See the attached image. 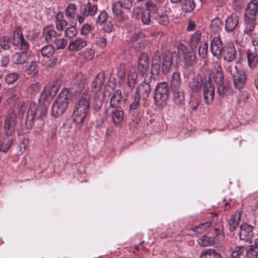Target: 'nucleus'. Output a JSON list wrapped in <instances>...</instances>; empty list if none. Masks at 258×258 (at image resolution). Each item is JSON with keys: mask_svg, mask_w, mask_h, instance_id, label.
<instances>
[{"mask_svg": "<svg viewBox=\"0 0 258 258\" xmlns=\"http://www.w3.org/2000/svg\"><path fill=\"white\" fill-rule=\"evenodd\" d=\"M107 101L105 99V95L102 93L96 94L92 101L93 109L95 112L103 111V113L106 114L108 108L107 107Z\"/></svg>", "mask_w": 258, "mask_h": 258, "instance_id": "nucleus-11", "label": "nucleus"}, {"mask_svg": "<svg viewBox=\"0 0 258 258\" xmlns=\"http://www.w3.org/2000/svg\"><path fill=\"white\" fill-rule=\"evenodd\" d=\"M152 86H153V81L152 75H146L144 81L138 87L135 93L138 94L142 100L145 101L150 96Z\"/></svg>", "mask_w": 258, "mask_h": 258, "instance_id": "nucleus-9", "label": "nucleus"}, {"mask_svg": "<svg viewBox=\"0 0 258 258\" xmlns=\"http://www.w3.org/2000/svg\"><path fill=\"white\" fill-rule=\"evenodd\" d=\"M121 98L122 95L121 90H116L110 98L109 106L113 108L119 107L118 105L121 102Z\"/></svg>", "mask_w": 258, "mask_h": 258, "instance_id": "nucleus-29", "label": "nucleus"}, {"mask_svg": "<svg viewBox=\"0 0 258 258\" xmlns=\"http://www.w3.org/2000/svg\"><path fill=\"white\" fill-rule=\"evenodd\" d=\"M197 242L201 246L205 247L214 244L216 243L215 238L204 235L197 240Z\"/></svg>", "mask_w": 258, "mask_h": 258, "instance_id": "nucleus-36", "label": "nucleus"}, {"mask_svg": "<svg viewBox=\"0 0 258 258\" xmlns=\"http://www.w3.org/2000/svg\"><path fill=\"white\" fill-rule=\"evenodd\" d=\"M208 50V44L207 42H204L200 45L198 50V53L202 58H205L207 56Z\"/></svg>", "mask_w": 258, "mask_h": 258, "instance_id": "nucleus-50", "label": "nucleus"}, {"mask_svg": "<svg viewBox=\"0 0 258 258\" xmlns=\"http://www.w3.org/2000/svg\"><path fill=\"white\" fill-rule=\"evenodd\" d=\"M213 78L216 84L217 92L219 95L224 96L229 89V84L224 79L222 67L216 63L214 64L213 70Z\"/></svg>", "mask_w": 258, "mask_h": 258, "instance_id": "nucleus-5", "label": "nucleus"}, {"mask_svg": "<svg viewBox=\"0 0 258 258\" xmlns=\"http://www.w3.org/2000/svg\"><path fill=\"white\" fill-rule=\"evenodd\" d=\"M161 62V71L163 74H167L173 63V53L169 51L163 53Z\"/></svg>", "mask_w": 258, "mask_h": 258, "instance_id": "nucleus-17", "label": "nucleus"}, {"mask_svg": "<svg viewBox=\"0 0 258 258\" xmlns=\"http://www.w3.org/2000/svg\"><path fill=\"white\" fill-rule=\"evenodd\" d=\"M258 10L257 0H252L246 5L243 14V19L246 20H256V15Z\"/></svg>", "mask_w": 258, "mask_h": 258, "instance_id": "nucleus-13", "label": "nucleus"}, {"mask_svg": "<svg viewBox=\"0 0 258 258\" xmlns=\"http://www.w3.org/2000/svg\"><path fill=\"white\" fill-rule=\"evenodd\" d=\"M225 68L227 73L232 76L235 87L238 89L243 88L246 79L245 73L238 70L237 66L232 63L225 64Z\"/></svg>", "mask_w": 258, "mask_h": 258, "instance_id": "nucleus-6", "label": "nucleus"}, {"mask_svg": "<svg viewBox=\"0 0 258 258\" xmlns=\"http://www.w3.org/2000/svg\"><path fill=\"white\" fill-rule=\"evenodd\" d=\"M112 121L115 125L119 124L123 120L124 113L121 107H117L112 111Z\"/></svg>", "mask_w": 258, "mask_h": 258, "instance_id": "nucleus-27", "label": "nucleus"}, {"mask_svg": "<svg viewBox=\"0 0 258 258\" xmlns=\"http://www.w3.org/2000/svg\"><path fill=\"white\" fill-rule=\"evenodd\" d=\"M76 7L74 4H70L66 10V16L68 18L73 19L76 14Z\"/></svg>", "mask_w": 258, "mask_h": 258, "instance_id": "nucleus-49", "label": "nucleus"}, {"mask_svg": "<svg viewBox=\"0 0 258 258\" xmlns=\"http://www.w3.org/2000/svg\"><path fill=\"white\" fill-rule=\"evenodd\" d=\"M245 258H258V248L250 245L245 253Z\"/></svg>", "mask_w": 258, "mask_h": 258, "instance_id": "nucleus-46", "label": "nucleus"}, {"mask_svg": "<svg viewBox=\"0 0 258 258\" xmlns=\"http://www.w3.org/2000/svg\"><path fill=\"white\" fill-rule=\"evenodd\" d=\"M223 53V59L227 63L232 62L235 60L236 51L234 47H226L224 49Z\"/></svg>", "mask_w": 258, "mask_h": 258, "instance_id": "nucleus-26", "label": "nucleus"}, {"mask_svg": "<svg viewBox=\"0 0 258 258\" xmlns=\"http://www.w3.org/2000/svg\"><path fill=\"white\" fill-rule=\"evenodd\" d=\"M200 104V102L198 99H192L190 102V107L189 108V111L190 113L196 111Z\"/></svg>", "mask_w": 258, "mask_h": 258, "instance_id": "nucleus-56", "label": "nucleus"}, {"mask_svg": "<svg viewBox=\"0 0 258 258\" xmlns=\"http://www.w3.org/2000/svg\"><path fill=\"white\" fill-rule=\"evenodd\" d=\"M86 45V42L84 39L76 38L70 42L68 48L71 51H78L84 48Z\"/></svg>", "mask_w": 258, "mask_h": 258, "instance_id": "nucleus-23", "label": "nucleus"}, {"mask_svg": "<svg viewBox=\"0 0 258 258\" xmlns=\"http://www.w3.org/2000/svg\"><path fill=\"white\" fill-rule=\"evenodd\" d=\"M121 2L120 1L116 2L113 4L112 7V12L114 16V18L118 21H124L127 16L123 12L121 7Z\"/></svg>", "mask_w": 258, "mask_h": 258, "instance_id": "nucleus-21", "label": "nucleus"}, {"mask_svg": "<svg viewBox=\"0 0 258 258\" xmlns=\"http://www.w3.org/2000/svg\"><path fill=\"white\" fill-rule=\"evenodd\" d=\"M173 93V100L177 104H182L184 101V95L182 89L172 90Z\"/></svg>", "mask_w": 258, "mask_h": 258, "instance_id": "nucleus-37", "label": "nucleus"}, {"mask_svg": "<svg viewBox=\"0 0 258 258\" xmlns=\"http://www.w3.org/2000/svg\"><path fill=\"white\" fill-rule=\"evenodd\" d=\"M196 6L195 0H182L181 9L184 13H190L195 10Z\"/></svg>", "mask_w": 258, "mask_h": 258, "instance_id": "nucleus-32", "label": "nucleus"}, {"mask_svg": "<svg viewBox=\"0 0 258 258\" xmlns=\"http://www.w3.org/2000/svg\"><path fill=\"white\" fill-rule=\"evenodd\" d=\"M141 99V97L138 96V94L135 93V95L132 98V103L130 105L129 110H137L140 105Z\"/></svg>", "mask_w": 258, "mask_h": 258, "instance_id": "nucleus-42", "label": "nucleus"}, {"mask_svg": "<svg viewBox=\"0 0 258 258\" xmlns=\"http://www.w3.org/2000/svg\"><path fill=\"white\" fill-rule=\"evenodd\" d=\"M71 95L69 89H64L56 97L52 107L51 114L55 118L61 115L67 109Z\"/></svg>", "mask_w": 258, "mask_h": 258, "instance_id": "nucleus-3", "label": "nucleus"}, {"mask_svg": "<svg viewBox=\"0 0 258 258\" xmlns=\"http://www.w3.org/2000/svg\"><path fill=\"white\" fill-rule=\"evenodd\" d=\"M108 19V14L105 11L100 13L97 19V23L100 24H103Z\"/></svg>", "mask_w": 258, "mask_h": 258, "instance_id": "nucleus-55", "label": "nucleus"}, {"mask_svg": "<svg viewBox=\"0 0 258 258\" xmlns=\"http://www.w3.org/2000/svg\"><path fill=\"white\" fill-rule=\"evenodd\" d=\"M49 97H53L51 92L44 88L39 99V102L40 105L38 106L35 102L30 103L25 120V126L27 130L32 128L35 118L42 120L45 116L47 112V106L45 103Z\"/></svg>", "mask_w": 258, "mask_h": 258, "instance_id": "nucleus-1", "label": "nucleus"}, {"mask_svg": "<svg viewBox=\"0 0 258 258\" xmlns=\"http://www.w3.org/2000/svg\"><path fill=\"white\" fill-rule=\"evenodd\" d=\"M242 252L241 247H236L231 253L229 258H239Z\"/></svg>", "mask_w": 258, "mask_h": 258, "instance_id": "nucleus-60", "label": "nucleus"}, {"mask_svg": "<svg viewBox=\"0 0 258 258\" xmlns=\"http://www.w3.org/2000/svg\"><path fill=\"white\" fill-rule=\"evenodd\" d=\"M254 20L244 19L243 34L247 36L253 34L255 24Z\"/></svg>", "mask_w": 258, "mask_h": 258, "instance_id": "nucleus-30", "label": "nucleus"}, {"mask_svg": "<svg viewBox=\"0 0 258 258\" xmlns=\"http://www.w3.org/2000/svg\"><path fill=\"white\" fill-rule=\"evenodd\" d=\"M36 67V62L34 60L31 61L28 67L25 70V73L28 75H30L35 70Z\"/></svg>", "mask_w": 258, "mask_h": 258, "instance_id": "nucleus-57", "label": "nucleus"}, {"mask_svg": "<svg viewBox=\"0 0 258 258\" xmlns=\"http://www.w3.org/2000/svg\"><path fill=\"white\" fill-rule=\"evenodd\" d=\"M170 84L172 90L181 89V79L178 72H174L170 79Z\"/></svg>", "mask_w": 258, "mask_h": 258, "instance_id": "nucleus-35", "label": "nucleus"}, {"mask_svg": "<svg viewBox=\"0 0 258 258\" xmlns=\"http://www.w3.org/2000/svg\"><path fill=\"white\" fill-rule=\"evenodd\" d=\"M138 75L135 72L130 71L127 75V86L132 90L134 88L137 80Z\"/></svg>", "mask_w": 258, "mask_h": 258, "instance_id": "nucleus-38", "label": "nucleus"}, {"mask_svg": "<svg viewBox=\"0 0 258 258\" xmlns=\"http://www.w3.org/2000/svg\"><path fill=\"white\" fill-rule=\"evenodd\" d=\"M169 97V88L164 82L159 83L154 91V100L155 104L159 108H162L167 103Z\"/></svg>", "mask_w": 258, "mask_h": 258, "instance_id": "nucleus-7", "label": "nucleus"}, {"mask_svg": "<svg viewBox=\"0 0 258 258\" xmlns=\"http://www.w3.org/2000/svg\"><path fill=\"white\" fill-rule=\"evenodd\" d=\"M152 16L145 10L142 11L140 15L141 21L143 25H149L151 22Z\"/></svg>", "mask_w": 258, "mask_h": 258, "instance_id": "nucleus-47", "label": "nucleus"}, {"mask_svg": "<svg viewBox=\"0 0 258 258\" xmlns=\"http://www.w3.org/2000/svg\"><path fill=\"white\" fill-rule=\"evenodd\" d=\"M11 42L9 37L4 36L0 38V47L5 50L11 48Z\"/></svg>", "mask_w": 258, "mask_h": 258, "instance_id": "nucleus-44", "label": "nucleus"}, {"mask_svg": "<svg viewBox=\"0 0 258 258\" xmlns=\"http://www.w3.org/2000/svg\"><path fill=\"white\" fill-rule=\"evenodd\" d=\"M238 24V17L237 15H230L226 18L225 21V30L228 32H233Z\"/></svg>", "mask_w": 258, "mask_h": 258, "instance_id": "nucleus-22", "label": "nucleus"}, {"mask_svg": "<svg viewBox=\"0 0 258 258\" xmlns=\"http://www.w3.org/2000/svg\"><path fill=\"white\" fill-rule=\"evenodd\" d=\"M224 50L223 43L218 37L213 38L210 45V50L213 55L221 57Z\"/></svg>", "mask_w": 258, "mask_h": 258, "instance_id": "nucleus-18", "label": "nucleus"}, {"mask_svg": "<svg viewBox=\"0 0 258 258\" xmlns=\"http://www.w3.org/2000/svg\"><path fill=\"white\" fill-rule=\"evenodd\" d=\"M157 22L162 25H167L169 23L168 17L166 15L159 14L153 18Z\"/></svg>", "mask_w": 258, "mask_h": 258, "instance_id": "nucleus-48", "label": "nucleus"}, {"mask_svg": "<svg viewBox=\"0 0 258 258\" xmlns=\"http://www.w3.org/2000/svg\"><path fill=\"white\" fill-rule=\"evenodd\" d=\"M19 78L17 73H11L7 74L5 77V81L8 84H12L15 82Z\"/></svg>", "mask_w": 258, "mask_h": 258, "instance_id": "nucleus-51", "label": "nucleus"}, {"mask_svg": "<svg viewBox=\"0 0 258 258\" xmlns=\"http://www.w3.org/2000/svg\"><path fill=\"white\" fill-rule=\"evenodd\" d=\"M137 70L140 75L144 78L146 75H150V73L148 74L149 71V63L148 54L145 52H142L140 55L138 60Z\"/></svg>", "mask_w": 258, "mask_h": 258, "instance_id": "nucleus-12", "label": "nucleus"}, {"mask_svg": "<svg viewBox=\"0 0 258 258\" xmlns=\"http://www.w3.org/2000/svg\"><path fill=\"white\" fill-rule=\"evenodd\" d=\"M248 37L250 38L251 43L253 46L258 45V33L254 32L250 36Z\"/></svg>", "mask_w": 258, "mask_h": 258, "instance_id": "nucleus-61", "label": "nucleus"}, {"mask_svg": "<svg viewBox=\"0 0 258 258\" xmlns=\"http://www.w3.org/2000/svg\"><path fill=\"white\" fill-rule=\"evenodd\" d=\"M222 21L218 18H214L211 24V28L214 32H218L222 27Z\"/></svg>", "mask_w": 258, "mask_h": 258, "instance_id": "nucleus-45", "label": "nucleus"}, {"mask_svg": "<svg viewBox=\"0 0 258 258\" xmlns=\"http://www.w3.org/2000/svg\"><path fill=\"white\" fill-rule=\"evenodd\" d=\"M179 54L183 57L186 68H190L197 63V54L195 48H188L185 45L180 44L178 46Z\"/></svg>", "mask_w": 258, "mask_h": 258, "instance_id": "nucleus-8", "label": "nucleus"}, {"mask_svg": "<svg viewBox=\"0 0 258 258\" xmlns=\"http://www.w3.org/2000/svg\"><path fill=\"white\" fill-rule=\"evenodd\" d=\"M200 258H222L221 254L214 249L209 248L203 251Z\"/></svg>", "mask_w": 258, "mask_h": 258, "instance_id": "nucleus-34", "label": "nucleus"}, {"mask_svg": "<svg viewBox=\"0 0 258 258\" xmlns=\"http://www.w3.org/2000/svg\"><path fill=\"white\" fill-rule=\"evenodd\" d=\"M29 56L30 55L25 52H16L12 56V60L15 64H23L27 62Z\"/></svg>", "mask_w": 258, "mask_h": 258, "instance_id": "nucleus-24", "label": "nucleus"}, {"mask_svg": "<svg viewBox=\"0 0 258 258\" xmlns=\"http://www.w3.org/2000/svg\"><path fill=\"white\" fill-rule=\"evenodd\" d=\"M86 83V78L81 73H78L72 78L71 83L73 88L77 92H80L84 88Z\"/></svg>", "mask_w": 258, "mask_h": 258, "instance_id": "nucleus-16", "label": "nucleus"}, {"mask_svg": "<svg viewBox=\"0 0 258 258\" xmlns=\"http://www.w3.org/2000/svg\"><path fill=\"white\" fill-rule=\"evenodd\" d=\"M98 8L96 5L91 4L88 2L86 4L82 5L80 7V14L77 15V19L80 24L84 22L85 17H94L97 12Z\"/></svg>", "mask_w": 258, "mask_h": 258, "instance_id": "nucleus-10", "label": "nucleus"}, {"mask_svg": "<svg viewBox=\"0 0 258 258\" xmlns=\"http://www.w3.org/2000/svg\"><path fill=\"white\" fill-rule=\"evenodd\" d=\"M1 64L4 67H7L9 63V57L8 56H4L1 59Z\"/></svg>", "mask_w": 258, "mask_h": 258, "instance_id": "nucleus-64", "label": "nucleus"}, {"mask_svg": "<svg viewBox=\"0 0 258 258\" xmlns=\"http://www.w3.org/2000/svg\"><path fill=\"white\" fill-rule=\"evenodd\" d=\"M239 236L240 240L248 241L253 236L252 227L246 223H242L240 226Z\"/></svg>", "mask_w": 258, "mask_h": 258, "instance_id": "nucleus-19", "label": "nucleus"}, {"mask_svg": "<svg viewBox=\"0 0 258 258\" xmlns=\"http://www.w3.org/2000/svg\"><path fill=\"white\" fill-rule=\"evenodd\" d=\"M56 28L58 31H62L64 27L68 25L66 20H61L59 21H55Z\"/></svg>", "mask_w": 258, "mask_h": 258, "instance_id": "nucleus-58", "label": "nucleus"}, {"mask_svg": "<svg viewBox=\"0 0 258 258\" xmlns=\"http://www.w3.org/2000/svg\"><path fill=\"white\" fill-rule=\"evenodd\" d=\"M215 94V86L210 80H206L203 84V96L205 103H212Z\"/></svg>", "mask_w": 258, "mask_h": 258, "instance_id": "nucleus-14", "label": "nucleus"}, {"mask_svg": "<svg viewBox=\"0 0 258 258\" xmlns=\"http://www.w3.org/2000/svg\"><path fill=\"white\" fill-rule=\"evenodd\" d=\"M20 49L22 52H25L27 53V50L29 48V45L28 43V42L25 39L24 37L23 36L20 43Z\"/></svg>", "mask_w": 258, "mask_h": 258, "instance_id": "nucleus-59", "label": "nucleus"}, {"mask_svg": "<svg viewBox=\"0 0 258 258\" xmlns=\"http://www.w3.org/2000/svg\"><path fill=\"white\" fill-rule=\"evenodd\" d=\"M47 43L54 44L57 49H63L68 44L67 40L64 39L61 36V33L56 32L53 26L45 27L42 31Z\"/></svg>", "mask_w": 258, "mask_h": 258, "instance_id": "nucleus-4", "label": "nucleus"}, {"mask_svg": "<svg viewBox=\"0 0 258 258\" xmlns=\"http://www.w3.org/2000/svg\"><path fill=\"white\" fill-rule=\"evenodd\" d=\"M129 111L131 114L132 120L136 124H138L140 121L141 118L140 112L137 110H134V111L129 110Z\"/></svg>", "mask_w": 258, "mask_h": 258, "instance_id": "nucleus-52", "label": "nucleus"}, {"mask_svg": "<svg viewBox=\"0 0 258 258\" xmlns=\"http://www.w3.org/2000/svg\"><path fill=\"white\" fill-rule=\"evenodd\" d=\"M40 90V84L38 82L30 85L27 89V92L32 94H35L39 92Z\"/></svg>", "mask_w": 258, "mask_h": 258, "instance_id": "nucleus-54", "label": "nucleus"}, {"mask_svg": "<svg viewBox=\"0 0 258 258\" xmlns=\"http://www.w3.org/2000/svg\"><path fill=\"white\" fill-rule=\"evenodd\" d=\"M241 218V213L239 211L233 214L229 220L228 225L230 232L233 231L237 227Z\"/></svg>", "mask_w": 258, "mask_h": 258, "instance_id": "nucleus-25", "label": "nucleus"}, {"mask_svg": "<svg viewBox=\"0 0 258 258\" xmlns=\"http://www.w3.org/2000/svg\"><path fill=\"white\" fill-rule=\"evenodd\" d=\"M203 84L204 83H203V80L201 77H195L190 82V88L194 92H199L201 90Z\"/></svg>", "mask_w": 258, "mask_h": 258, "instance_id": "nucleus-33", "label": "nucleus"}, {"mask_svg": "<svg viewBox=\"0 0 258 258\" xmlns=\"http://www.w3.org/2000/svg\"><path fill=\"white\" fill-rule=\"evenodd\" d=\"M161 54L159 50L154 52L153 55L151 64V70L150 75L153 77V76H158L161 69Z\"/></svg>", "mask_w": 258, "mask_h": 258, "instance_id": "nucleus-15", "label": "nucleus"}, {"mask_svg": "<svg viewBox=\"0 0 258 258\" xmlns=\"http://www.w3.org/2000/svg\"><path fill=\"white\" fill-rule=\"evenodd\" d=\"M91 95L86 90L77 101L73 110V120L77 124H82L87 118L90 109Z\"/></svg>", "mask_w": 258, "mask_h": 258, "instance_id": "nucleus-2", "label": "nucleus"}, {"mask_svg": "<svg viewBox=\"0 0 258 258\" xmlns=\"http://www.w3.org/2000/svg\"><path fill=\"white\" fill-rule=\"evenodd\" d=\"M145 7V11L152 16L153 19L159 14L157 5L152 1L147 2Z\"/></svg>", "mask_w": 258, "mask_h": 258, "instance_id": "nucleus-31", "label": "nucleus"}, {"mask_svg": "<svg viewBox=\"0 0 258 258\" xmlns=\"http://www.w3.org/2000/svg\"><path fill=\"white\" fill-rule=\"evenodd\" d=\"M211 223L210 222H206L201 223L198 226L192 227V230L198 233H202L205 231L208 228L211 226Z\"/></svg>", "mask_w": 258, "mask_h": 258, "instance_id": "nucleus-40", "label": "nucleus"}, {"mask_svg": "<svg viewBox=\"0 0 258 258\" xmlns=\"http://www.w3.org/2000/svg\"><path fill=\"white\" fill-rule=\"evenodd\" d=\"M91 30V27L88 24H84L81 28V32L83 34H87L89 33Z\"/></svg>", "mask_w": 258, "mask_h": 258, "instance_id": "nucleus-63", "label": "nucleus"}, {"mask_svg": "<svg viewBox=\"0 0 258 258\" xmlns=\"http://www.w3.org/2000/svg\"><path fill=\"white\" fill-rule=\"evenodd\" d=\"M201 37V32L200 30H197L192 35L190 42V47L196 48Z\"/></svg>", "mask_w": 258, "mask_h": 258, "instance_id": "nucleus-39", "label": "nucleus"}, {"mask_svg": "<svg viewBox=\"0 0 258 258\" xmlns=\"http://www.w3.org/2000/svg\"><path fill=\"white\" fill-rule=\"evenodd\" d=\"M54 50V47L51 44H49L41 48V53L43 56L49 57L53 54Z\"/></svg>", "mask_w": 258, "mask_h": 258, "instance_id": "nucleus-41", "label": "nucleus"}, {"mask_svg": "<svg viewBox=\"0 0 258 258\" xmlns=\"http://www.w3.org/2000/svg\"><path fill=\"white\" fill-rule=\"evenodd\" d=\"M58 62V60L57 58L53 57L52 59H50L47 60L46 64L47 67L52 68L54 67L57 63Z\"/></svg>", "mask_w": 258, "mask_h": 258, "instance_id": "nucleus-62", "label": "nucleus"}, {"mask_svg": "<svg viewBox=\"0 0 258 258\" xmlns=\"http://www.w3.org/2000/svg\"><path fill=\"white\" fill-rule=\"evenodd\" d=\"M23 35L19 32H14V33L9 38L11 40V44L14 46H17L19 44Z\"/></svg>", "mask_w": 258, "mask_h": 258, "instance_id": "nucleus-43", "label": "nucleus"}, {"mask_svg": "<svg viewBox=\"0 0 258 258\" xmlns=\"http://www.w3.org/2000/svg\"><path fill=\"white\" fill-rule=\"evenodd\" d=\"M256 48L254 47L253 51L250 50L247 51L248 64L251 68H253L258 63V55L256 52Z\"/></svg>", "mask_w": 258, "mask_h": 258, "instance_id": "nucleus-28", "label": "nucleus"}, {"mask_svg": "<svg viewBox=\"0 0 258 258\" xmlns=\"http://www.w3.org/2000/svg\"><path fill=\"white\" fill-rule=\"evenodd\" d=\"M105 80V74L104 72L99 73L94 79L91 85V91L92 92L98 94Z\"/></svg>", "mask_w": 258, "mask_h": 258, "instance_id": "nucleus-20", "label": "nucleus"}, {"mask_svg": "<svg viewBox=\"0 0 258 258\" xmlns=\"http://www.w3.org/2000/svg\"><path fill=\"white\" fill-rule=\"evenodd\" d=\"M78 33V31L76 27L71 26L68 27L65 31V36L69 39H71L75 37Z\"/></svg>", "mask_w": 258, "mask_h": 258, "instance_id": "nucleus-53", "label": "nucleus"}]
</instances>
